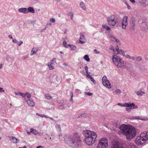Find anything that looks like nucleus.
Wrapping results in <instances>:
<instances>
[{
    "label": "nucleus",
    "instance_id": "obj_43",
    "mask_svg": "<svg viewBox=\"0 0 148 148\" xmlns=\"http://www.w3.org/2000/svg\"><path fill=\"white\" fill-rule=\"evenodd\" d=\"M21 96L23 97H25L26 96V93H21Z\"/></svg>",
    "mask_w": 148,
    "mask_h": 148
},
{
    "label": "nucleus",
    "instance_id": "obj_28",
    "mask_svg": "<svg viewBox=\"0 0 148 148\" xmlns=\"http://www.w3.org/2000/svg\"><path fill=\"white\" fill-rule=\"evenodd\" d=\"M30 131L31 132H32L33 134L35 135L36 134L38 133L37 132L36 130L34 129H31L30 130Z\"/></svg>",
    "mask_w": 148,
    "mask_h": 148
},
{
    "label": "nucleus",
    "instance_id": "obj_35",
    "mask_svg": "<svg viewBox=\"0 0 148 148\" xmlns=\"http://www.w3.org/2000/svg\"><path fill=\"white\" fill-rule=\"evenodd\" d=\"M26 96H27L28 98H30L31 97V94L28 92L26 93Z\"/></svg>",
    "mask_w": 148,
    "mask_h": 148
},
{
    "label": "nucleus",
    "instance_id": "obj_4",
    "mask_svg": "<svg viewBox=\"0 0 148 148\" xmlns=\"http://www.w3.org/2000/svg\"><path fill=\"white\" fill-rule=\"evenodd\" d=\"M148 140V131L142 132L135 140L136 143L138 145H142Z\"/></svg>",
    "mask_w": 148,
    "mask_h": 148
},
{
    "label": "nucleus",
    "instance_id": "obj_44",
    "mask_svg": "<svg viewBox=\"0 0 148 148\" xmlns=\"http://www.w3.org/2000/svg\"><path fill=\"white\" fill-rule=\"evenodd\" d=\"M110 49L111 50L113 51L115 53H116L115 50L114 49L113 47H111L110 48Z\"/></svg>",
    "mask_w": 148,
    "mask_h": 148
},
{
    "label": "nucleus",
    "instance_id": "obj_11",
    "mask_svg": "<svg viewBox=\"0 0 148 148\" xmlns=\"http://www.w3.org/2000/svg\"><path fill=\"white\" fill-rule=\"evenodd\" d=\"M127 16H125L123 18L122 22V27L123 29H125L126 26L127 24Z\"/></svg>",
    "mask_w": 148,
    "mask_h": 148
},
{
    "label": "nucleus",
    "instance_id": "obj_16",
    "mask_svg": "<svg viewBox=\"0 0 148 148\" xmlns=\"http://www.w3.org/2000/svg\"><path fill=\"white\" fill-rule=\"evenodd\" d=\"M86 77L90 79L94 84L96 83V81L88 73L87 74Z\"/></svg>",
    "mask_w": 148,
    "mask_h": 148
},
{
    "label": "nucleus",
    "instance_id": "obj_3",
    "mask_svg": "<svg viewBox=\"0 0 148 148\" xmlns=\"http://www.w3.org/2000/svg\"><path fill=\"white\" fill-rule=\"evenodd\" d=\"M67 143L70 146L77 147L80 142V136L77 133L69 136L65 138Z\"/></svg>",
    "mask_w": 148,
    "mask_h": 148
},
{
    "label": "nucleus",
    "instance_id": "obj_57",
    "mask_svg": "<svg viewBox=\"0 0 148 148\" xmlns=\"http://www.w3.org/2000/svg\"><path fill=\"white\" fill-rule=\"evenodd\" d=\"M73 94L72 93V96L71 97V98L70 99V100L72 101H73Z\"/></svg>",
    "mask_w": 148,
    "mask_h": 148
},
{
    "label": "nucleus",
    "instance_id": "obj_51",
    "mask_svg": "<svg viewBox=\"0 0 148 148\" xmlns=\"http://www.w3.org/2000/svg\"><path fill=\"white\" fill-rule=\"evenodd\" d=\"M12 41L13 42L15 43L17 42V41L16 39H14L12 40Z\"/></svg>",
    "mask_w": 148,
    "mask_h": 148
},
{
    "label": "nucleus",
    "instance_id": "obj_59",
    "mask_svg": "<svg viewBox=\"0 0 148 148\" xmlns=\"http://www.w3.org/2000/svg\"><path fill=\"white\" fill-rule=\"evenodd\" d=\"M3 88H0V91L3 90Z\"/></svg>",
    "mask_w": 148,
    "mask_h": 148
},
{
    "label": "nucleus",
    "instance_id": "obj_17",
    "mask_svg": "<svg viewBox=\"0 0 148 148\" xmlns=\"http://www.w3.org/2000/svg\"><path fill=\"white\" fill-rule=\"evenodd\" d=\"M110 38L111 41L113 42H116L118 44H120V42L118 40L116 39L114 37L111 36L110 37Z\"/></svg>",
    "mask_w": 148,
    "mask_h": 148
},
{
    "label": "nucleus",
    "instance_id": "obj_30",
    "mask_svg": "<svg viewBox=\"0 0 148 148\" xmlns=\"http://www.w3.org/2000/svg\"><path fill=\"white\" fill-rule=\"evenodd\" d=\"M69 45L70 47H71L72 50H75L76 49V47L75 46L73 45Z\"/></svg>",
    "mask_w": 148,
    "mask_h": 148
},
{
    "label": "nucleus",
    "instance_id": "obj_42",
    "mask_svg": "<svg viewBox=\"0 0 148 148\" xmlns=\"http://www.w3.org/2000/svg\"><path fill=\"white\" fill-rule=\"evenodd\" d=\"M85 94H87L89 96H91L92 95V94L90 92H85Z\"/></svg>",
    "mask_w": 148,
    "mask_h": 148
},
{
    "label": "nucleus",
    "instance_id": "obj_55",
    "mask_svg": "<svg viewBox=\"0 0 148 148\" xmlns=\"http://www.w3.org/2000/svg\"><path fill=\"white\" fill-rule=\"evenodd\" d=\"M134 57H131V59H132V60H135V58Z\"/></svg>",
    "mask_w": 148,
    "mask_h": 148
},
{
    "label": "nucleus",
    "instance_id": "obj_27",
    "mask_svg": "<svg viewBox=\"0 0 148 148\" xmlns=\"http://www.w3.org/2000/svg\"><path fill=\"white\" fill-rule=\"evenodd\" d=\"M131 25L132 26V27H131V28L130 29L131 30H132V29H134V27L135 26V24L134 23L133 21H132V22H131Z\"/></svg>",
    "mask_w": 148,
    "mask_h": 148
},
{
    "label": "nucleus",
    "instance_id": "obj_53",
    "mask_svg": "<svg viewBox=\"0 0 148 148\" xmlns=\"http://www.w3.org/2000/svg\"><path fill=\"white\" fill-rule=\"evenodd\" d=\"M22 43L23 42L21 41L20 42H18L17 44L18 45H20L22 44Z\"/></svg>",
    "mask_w": 148,
    "mask_h": 148
},
{
    "label": "nucleus",
    "instance_id": "obj_6",
    "mask_svg": "<svg viewBox=\"0 0 148 148\" xmlns=\"http://www.w3.org/2000/svg\"><path fill=\"white\" fill-rule=\"evenodd\" d=\"M108 146V139L106 138H103L99 140L97 148H107Z\"/></svg>",
    "mask_w": 148,
    "mask_h": 148
},
{
    "label": "nucleus",
    "instance_id": "obj_36",
    "mask_svg": "<svg viewBox=\"0 0 148 148\" xmlns=\"http://www.w3.org/2000/svg\"><path fill=\"white\" fill-rule=\"evenodd\" d=\"M66 41H64L63 42V46L66 48L67 47V46H66Z\"/></svg>",
    "mask_w": 148,
    "mask_h": 148
},
{
    "label": "nucleus",
    "instance_id": "obj_63",
    "mask_svg": "<svg viewBox=\"0 0 148 148\" xmlns=\"http://www.w3.org/2000/svg\"><path fill=\"white\" fill-rule=\"evenodd\" d=\"M133 146V147H134H134H135V146H134V145Z\"/></svg>",
    "mask_w": 148,
    "mask_h": 148
},
{
    "label": "nucleus",
    "instance_id": "obj_33",
    "mask_svg": "<svg viewBox=\"0 0 148 148\" xmlns=\"http://www.w3.org/2000/svg\"><path fill=\"white\" fill-rule=\"evenodd\" d=\"M114 92L116 94H120L121 93V91L120 90L117 89L115 90Z\"/></svg>",
    "mask_w": 148,
    "mask_h": 148
},
{
    "label": "nucleus",
    "instance_id": "obj_34",
    "mask_svg": "<svg viewBox=\"0 0 148 148\" xmlns=\"http://www.w3.org/2000/svg\"><path fill=\"white\" fill-rule=\"evenodd\" d=\"M135 60L140 61L141 60L142 57L140 56L138 57L135 58Z\"/></svg>",
    "mask_w": 148,
    "mask_h": 148
},
{
    "label": "nucleus",
    "instance_id": "obj_46",
    "mask_svg": "<svg viewBox=\"0 0 148 148\" xmlns=\"http://www.w3.org/2000/svg\"><path fill=\"white\" fill-rule=\"evenodd\" d=\"M50 21H51L52 22H54L55 21V19L54 18H51L50 19Z\"/></svg>",
    "mask_w": 148,
    "mask_h": 148
},
{
    "label": "nucleus",
    "instance_id": "obj_5",
    "mask_svg": "<svg viewBox=\"0 0 148 148\" xmlns=\"http://www.w3.org/2000/svg\"><path fill=\"white\" fill-rule=\"evenodd\" d=\"M112 60L114 64L118 67H122L124 65V61L117 56L113 55Z\"/></svg>",
    "mask_w": 148,
    "mask_h": 148
},
{
    "label": "nucleus",
    "instance_id": "obj_9",
    "mask_svg": "<svg viewBox=\"0 0 148 148\" xmlns=\"http://www.w3.org/2000/svg\"><path fill=\"white\" fill-rule=\"evenodd\" d=\"M107 78L105 76L102 78V83L103 85L108 88H111V86L109 81L107 79Z\"/></svg>",
    "mask_w": 148,
    "mask_h": 148
},
{
    "label": "nucleus",
    "instance_id": "obj_40",
    "mask_svg": "<svg viewBox=\"0 0 148 148\" xmlns=\"http://www.w3.org/2000/svg\"><path fill=\"white\" fill-rule=\"evenodd\" d=\"M56 59L55 58H53L52 61L51 62V64H53L54 63L56 62Z\"/></svg>",
    "mask_w": 148,
    "mask_h": 148
},
{
    "label": "nucleus",
    "instance_id": "obj_48",
    "mask_svg": "<svg viewBox=\"0 0 148 148\" xmlns=\"http://www.w3.org/2000/svg\"><path fill=\"white\" fill-rule=\"evenodd\" d=\"M86 114H82V115H80V116L79 117L81 118V117H84V116H86Z\"/></svg>",
    "mask_w": 148,
    "mask_h": 148
},
{
    "label": "nucleus",
    "instance_id": "obj_25",
    "mask_svg": "<svg viewBox=\"0 0 148 148\" xmlns=\"http://www.w3.org/2000/svg\"><path fill=\"white\" fill-rule=\"evenodd\" d=\"M80 7L82 8V9L84 10H85L86 9V6L85 5V4H84V3L83 2H81L80 3Z\"/></svg>",
    "mask_w": 148,
    "mask_h": 148
},
{
    "label": "nucleus",
    "instance_id": "obj_29",
    "mask_svg": "<svg viewBox=\"0 0 148 148\" xmlns=\"http://www.w3.org/2000/svg\"><path fill=\"white\" fill-rule=\"evenodd\" d=\"M52 64L51 63H50L48 64V66L49 67V69L50 70H52L54 69V67L52 65Z\"/></svg>",
    "mask_w": 148,
    "mask_h": 148
},
{
    "label": "nucleus",
    "instance_id": "obj_45",
    "mask_svg": "<svg viewBox=\"0 0 148 148\" xmlns=\"http://www.w3.org/2000/svg\"><path fill=\"white\" fill-rule=\"evenodd\" d=\"M107 26H108L106 24H103L102 25V27L105 29H106V27Z\"/></svg>",
    "mask_w": 148,
    "mask_h": 148
},
{
    "label": "nucleus",
    "instance_id": "obj_24",
    "mask_svg": "<svg viewBox=\"0 0 148 148\" xmlns=\"http://www.w3.org/2000/svg\"><path fill=\"white\" fill-rule=\"evenodd\" d=\"M84 59L87 62H89L90 61V59L89 57V56L88 55H85L84 57Z\"/></svg>",
    "mask_w": 148,
    "mask_h": 148
},
{
    "label": "nucleus",
    "instance_id": "obj_21",
    "mask_svg": "<svg viewBox=\"0 0 148 148\" xmlns=\"http://www.w3.org/2000/svg\"><path fill=\"white\" fill-rule=\"evenodd\" d=\"M135 92L138 95H142L143 94H145L144 92H143L141 90L136 91Z\"/></svg>",
    "mask_w": 148,
    "mask_h": 148
},
{
    "label": "nucleus",
    "instance_id": "obj_2",
    "mask_svg": "<svg viewBox=\"0 0 148 148\" xmlns=\"http://www.w3.org/2000/svg\"><path fill=\"white\" fill-rule=\"evenodd\" d=\"M84 136V141L86 144L89 145H91L95 143L97 135L96 133L88 130L83 132Z\"/></svg>",
    "mask_w": 148,
    "mask_h": 148
},
{
    "label": "nucleus",
    "instance_id": "obj_12",
    "mask_svg": "<svg viewBox=\"0 0 148 148\" xmlns=\"http://www.w3.org/2000/svg\"><path fill=\"white\" fill-rule=\"evenodd\" d=\"M139 2L143 7H145L148 5V0H139Z\"/></svg>",
    "mask_w": 148,
    "mask_h": 148
},
{
    "label": "nucleus",
    "instance_id": "obj_18",
    "mask_svg": "<svg viewBox=\"0 0 148 148\" xmlns=\"http://www.w3.org/2000/svg\"><path fill=\"white\" fill-rule=\"evenodd\" d=\"M19 12H23L24 13H27L28 12L27 9L26 8H20L18 9Z\"/></svg>",
    "mask_w": 148,
    "mask_h": 148
},
{
    "label": "nucleus",
    "instance_id": "obj_13",
    "mask_svg": "<svg viewBox=\"0 0 148 148\" xmlns=\"http://www.w3.org/2000/svg\"><path fill=\"white\" fill-rule=\"evenodd\" d=\"M133 118L135 119H139L143 121H147L148 120L147 117H143L140 116H134Z\"/></svg>",
    "mask_w": 148,
    "mask_h": 148
},
{
    "label": "nucleus",
    "instance_id": "obj_50",
    "mask_svg": "<svg viewBox=\"0 0 148 148\" xmlns=\"http://www.w3.org/2000/svg\"><path fill=\"white\" fill-rule=\"evenodd\" d=\"M106 29L107 30V31H109L110 30V27L108 26H107V27H106Z\"/></svg>",
    "mask_w": 148,
    "mask_h": 148
},
{
    "label": "nucleus",
    "instance_id": "obj_61",
    "mask_svg": "<svg viewBox=\"0 0 148 148\" xmlns=\"http://www.w3.org/2000/svg\"><path fill=\"white\" fill-rule=\"evenodd\" d=\"M60 53L61 54H63V52H62V51H60Z\"/></svg>",
    "mask_w": 148,
    "mask_h": 148
},
{
    "label": "nucleus",
    "instance_id": "obj_7",
    "mask_svg": "<svg viewBox=\"0 0 148 148\" xmlns=\"http://www.w3.org/2000/svg\"><path fill=\"white\" fill-rule=\"evenodd\" d=\"M107 21L110 26H114L116 23V21L114 16H111L107 18Z\"/></svg>",
    "mask_w": 148,
    "mask_h": 148
},
{
    "label": "nucleus",
    "instance_id": "obj_1",
    "mask_svg": "<svg viewBox=\"0 0 148 148\" xmlns=\"http://www.w3.org/2000/svg\"><path fill=\"white\" fill-rule=\"evenodd\" d=\"M119 128L120 130L118 131V134L120 135H125L127 140L132 139L136 134V129L132 126L123 124Z\"/></svg>",
    "mask_w": 148,
    "mask_h": 148
},
{
    "label": "nucleus",
    "instance_id": "obj_39",
    "mask_svg": "<svg viewBox=\"0 0 148 148\" xmlns=\"http://www.w3.org/2000/svg\"><path fill=\"white\" fill-rule=\"evenodd\" d=\"M85 69L86 74H88V67L87 66H85Z\"/></svg>",
    "mask_w": 148,
    "mask_h": 148
},
{
    "label": "nucleus",
    "instance_id": "obj_19",
    "mask_svg": "<svg viewBox=\"0 0 148 148\" xmlns=\"http://www.w3.org/2000/svg\"><path fill=\"white\" fill-rule=\"evenodd\" d=\"M38 48L37 47H34L31 52V55H32L35 53L38 50Z\"/></svg>",
    "mask_w": 148,
    "mask_h": 148
},
{
    "label": "nucleus",
    "instance_id": "obj_60",
    "mask_svg": "<svg viewBox=\"0 0 148 148\" xmlns=\"http://www.w3.org/2000/svg\"><path fill=\"white\" fill-rule=\"evenodd\" d=\"M26 148V147H25V146L24 147H22V148L20 147H19V148Z\"/></svg>",
    "mask_w": 148,
    "mask_h": 148
},
{
    "label": "nucleus",
    "instance_id": "obj_32",
    "mask_svg": "<svg viewBox=\"0 0 148 148\" xmlns=\"http://www.w3.org/2000/svg\"><path fill=\"white\" fill-rule=\"evenodd\" d=\"M124 2L127 5V8L128 9H130L131 8V7L128 4L127 2L125 0H124Z\"/></svg>",
    "mask_w": 148,
    "mask_h": 148
},
{
    "label": "nucleus",
    "instance_id": "obj_58",
    "mask_svg": "<svg viewBox=\"0 0 148 148\" xmlns=\"http://www.w3.org/2000/svg\"><path fill=\"white\" fill-rule=\"evenodd\" d=\"M9 37L10 38H11L12 39V36L11 35H9Z\"/></svg>",
    "mask_w": 148,
    "mask_h": 148
},
{
    "label": "nucleus",
    "instance_id": "obj_10",
    "mask_svg": "<svg viewBox=\"0 0 148 148\" xmlns=\"http://www.w3.org/2000/svg\"><path fill=\"white\" fill-rule=\"evenodd\" d=\"M118 105L120 106L123 107H131L132 106H134V108H138V106H137L135 105L133 103H132L130 102H129L128 103H126L123 104L119 103H118Z\"/></svg>",
    "mask_w": 148,
    "mask_h": 148
},
{
    "label": "nucleus",
    "instance_id": "obj_37",
    "mask_svg": "<svg viewBox=\"0 0 148 148\" xmlns=\"http://www.w3.org/2000/svg\"><path fill=\"white\" fill-rule=\"evenodd\" d=\"M69 15L71 16V19H73V14L72 12H70L69 14Z\"/></svg>",
    "mask_w": 148,
    "mask_h": 148
},
{
    "label": "nucleus",
    "instance_id": "obj_62",
    "mask_svg": "<svg viewBox=\"0 0 148 148\" xmlns=\"http://www.w3.org/2000/svg\"><path fill=\"white\" fill-rule=\"evenodd\" d=\"M2 67V65H0V69H1V68Z\"/></svg>",
    "mask_w": 148,
    "mask_h": 148
},
{
    "label": "nucleus",
    "instance_id": "obj_38",
    "mask_svg": "<svg viewBox=\"0 0 148 148\" xmlns=\"http://www.w3.org/2000/svg\"><path fill=\"white\" fill-rule=\"evenodd\" d=\"M36 115L38 116H40L42 117H47V116H45V115H42V114H39L38 113H36Z\"/></svg>",
    "mask_w": 148,
    "mask_h": 148
},
{
    "label": "nucleus",
    "instance_id": "obj_14",
    "mask_svg": "<svg viewBox=\"0 0 148 148\" xmlns=\"http://www.w3.org/2000/svg\"><path fill=\"white\" fill-rule=\"evenodd\" d=\"M27 103L29 106L33 107L35 105L34 102L31 99H29L27 101Z\"/></svg>",
    "mask_w": 148,
    "mask_h": 148
},
{
    "label": "nucleus",
    "instance_id": "obj_54",
    "mask_svg": "<svg viewBox=\"0 0 148 148\" xmlns=\"http://www.w3.org/2000/svg\"><path fill=\"white\" fill-rule=\"evenodd\" d=\"M131 56H130L129 55H127L126 56V57L127 58H130V59H131Z\"/></svg>",
    "mask_w": 148,
    "mask_h": 148
},
{
    "label": "nucleus",
    "instance_id": "obj_64",
    "mask_svg": "<svg viewBox=\"0 0 148 148\" xmlns=\"http://www.w3.org/2000/svg\"><path fill=\"white\" fill-rule=\"evenodd\" d=\"M2 91L3 92H4V90H2Z\"/></svg>",
    "mask_w": 148,
    "mask_h": 148
},
{
    "label": "nucleus",
    "instance_id": "obj_52",
    "mask_svg": "<svg viewBox=\"0 0 148 148\" xmlns=\"http://www.w3.org/2000/svg\"><path fill=\"white\" fill-rule=\"evenodd\" d=\"M130 1L131 2L133 3H134L135 2V1L134 0H130Z\"/></svg>",
    "mask_w": 148,
    "mask_h": 148
},
{
    "label": "nucleus",
    "instance_id": "obj_23",
    "mask_svg": "<svg viewBox=\"0 0 148 148\" xmlns=\"http://www.w3.org/2000/svg\"><path fill=\"white\" fill-rule=\"evenodd\" d=\"M116 54H120L123 56L125 55V53L124 51L121 50H119L117 52V53H115Z\"/></svg>",
    "mask_w": 148,
    "mask_h": 148
},
{
    "label": "nucleus",
    "instance_id": "obj_49",
    "mask_svg": "<svg viewBox=\"0 0 148 148\" xmlns=\"http://www.w3.org/2000/svg\"><path fill=\"white\" fill-rule=\"evenodd\" d=\"M120 49H119L118 46V45H117L116 48V50H115V51H116L117 52Z\"/></svg>",
    "mask_w": 148,
    "mask_h": 148
},
{
    "label": "nucleus",
    "instance_id": "obj_20",
    "mask_svg": "<svg viewBox=\"0 0 148 148\" xmlns=\"http://www.w3.org/2000/svg\"><path fill=\"white\" fill-rule=\"evenodd\" d=\"M134 106H131V107H126V108L125 109H126V110L128 112H129V111H130L132 109L137 108H134Z\"/></svg>",
    "mask_w": 148,
    "mask_h": 148
},
{
    "label": "nucleus",
    "instance_id": "obj_26",
    "mask_svg": "<svg viewBox=\"0 0 148 148\" xmlns=\"http://www.w3.org/2000/svg\"><path fill=\"white\" fill-rule=\"evenodd\" d=\"M12 139L13 140V142L14 143H16L19 142V140L14 137H12Z\"/></svg>",
    "mask_w": 148,
    "mask_h": 148
},
{
    "label": "nucleus",
    "instance_id": "obj_15",
    "mask_svg": "<svg viewBox=\"0 0 148 148\" xmlns=\"http://www.w3.org/2000/svg\"><path fill=\"white\" fill-rule=\"evenodd\" d=\"M85 40V39L84 36L82 34L81 35L79 38V43L81 44L84 43V42L83 41Z\"/></svg>",
    "mask_w": 148,
    "mask_h": 148
},
{
    "label": "nucleus",
    "instance_id": "obj_31",
    "mask_svg": "<svg viewBox=\"0 0 148 148\" xmlns=\"http://www.w3.org/2000/svg\"><path fill=\"white\" fill-rule=\"evenodd\" d=\"M45 97L47 99H50L52 98V97L49 96V95L48 94H47L45 95Z\"/></svg>",
    "mask_w": 148,
    "mask_h": 148
},
{
    "label": "nucleus",
    "instance_id": "obj_47",
    "mask_svg": "<svg viewBox=\"0 0 148 148\" xmlns=\"http://www.w3.org/2000/svg\"><path fill=\"white\" fill-rule=\"evenodd\" d=\"M94 52L95 53H96V54H97V53H99V52L98 51H97L96 49H95L94 50Z\"/></svg>",
    "mask_w": 148,
    "mask_h": 148
},
{
    "label": "nucleus",
    "instance_id": "obj_56",
    "mask_svg": "<svg viewBox=\"0 0 148 148\" xmlns=\"http://www.w3.org/2000/svg\"><path fill=\"white\" fill-rule=\"evenodd\" d=\"M36 148H43V147L41 146H39L37 147Z\"/></svg>",
    "mask_w": 148,
    "mask_h": 148
},
{
    "label": "nucleus",
    "instance_id": "obj_41",
    "mask_svg": "<svg viewBox=\"0 0 148 148\" xmlns=\"http://www.w3.org/2000/svg\"><path fill=\"white\" fill-rule=\"evenodd\" d=\"M15 93L16 95L21 96V92H15Z\"/></svg>",
    "mask_w": 148,
    "mask_h": 148
},
{
    "label": "nucleus",
    "instance_id": "obj_22",
    "mask_svg": "<svg viewBox=\"0 0 148 148\" xmlns=\"http://www.w3.org/2000/svg\"><path fill=\"white\" fill-rule=\"evenodd\" d=\"M27 11L28 12H31L32 13H34L35 12V11L34 9L31 7H29L28 8Z\"/></svg>",
    "mask_w": 148,
    "mask_h": 148
},
{
    "label": "nucleus",
    "instance_id": "obj_8",
    "mask_svg": "<svg viewBox=\"0 0 148 148\" xmlns=\"http://www.w3.org/2000/svg\"><path fill=\"white\" fill-rule=\"evenodd\" d=\"M111 148H125L121 146V144L116 140H114L112 142Z\"/></svg>",
    "mask_w": 148,
    "mask_h": 148
}]
</instances>
